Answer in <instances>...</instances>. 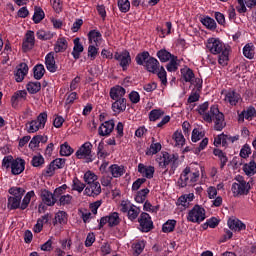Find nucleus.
Here are the masks:
<instances>
[{"label": "nucleus", "mask_w": 256, "mask_h": 256, "mask_svg": "<svg viewBox=\"0 0 256 256\" xmlns=\"http://www.w3.org/2000/svg\"><path fill=\"white\" fill-rule=\"evenodd\" d=\"M125 93H127V91L123 86H115L110 89V98L113 99V101H117L119 99H123V97H125Z\"/></svg>", "instance_id": "obj_27"}, {"label": "nucleus", "mask_w": 256, "mask_h": 256, "mask_svg": "<svg viewBox=\"0 0 256 256\" xmlns=\"http://www.w3.org/2000/svg\"><path fill=\"white\" fill-rule=\"evenodd\" d=\"M238 6L236 7L238 13H247V7H255L256 0H237Z\"/></svg>", "instance_id": "obj_28"}, {"label": "nucleus", "mask_w": 256, "mask_h": 256, "mask_svg": "<svg viewBox=\"0 0 256 256\" xmlns=\"http://www.w3.org/2000/svg\"><path fill=\"white\" fill-rule=\"evenodd\" d=\"M67 47H69V43L65 37L58 38L56 44L54 45V51L56 53H65L67 51Z\"/></svg>", "instance_id": "obj_31"}, {"label": "nucleus", "mask_w": 256, "mask_h": 256, "mask_svg": "<svg viewBox=\"0 0 256 256\" xmlns=\"http://www.w3.org/2000/svg\"><path fill=\"white\" fill-rule=\"evenodd\" d=\"M177 61H179L177 56L170 59V62L166 65V69L169 73H175L179 69V63H177Z\"/></svg>", "instance_id": "obj_51"}, {"label": "nucleus", "mask_w": 256, "mask_h": 256, "mask_svg": "<svg viewBox=\"0 0 256 256\" xmlns=\"http://www.w3.org/2000/svg\"><path fill=\"white\" fill-rule=\"evenodd\" d=\"M127 109V99L120 98L112 103V111L114 113H123Z\"/></svg>", "instance_id": "obj_29"}, {"label": "nucleus", "mask_w": 256, "mask_h": 256, "mask_svg": "<svg viewBox=\"0 0 256 256\" xmlns=\"http://www.w3.org/2000/svg\"><path fill=\"white\" fill-rule=\"evenodd\" d=\"M140 214H141V208L133 205L127 212V217L129 221H132V223H135V221H137V219L139 218Z\"/></svg>", "instance_id": "obj_36"}, {"label": "nucleus", "mask_w": 256, "mask_h": 256, "mask_svg": "<svg viewBox=\"0 0 256 256\" xmlns=\"http://www.w3.org/2000/svg\"><path fill=\"white\" fill-rule=\"evenodd\" d=\"M150 57L151 54L148 51L140 52L135 57L136 64L144 67L147 64V60H149Z\"/></svg>", "instance_id": "obj_33"}, {"label": "nucleus", "mask_w": 256, "mask_h": 256, "mask_svg": "<svg viewBox=\"0 0 256 256\" xmlns=\"http://www.w3.org/2000/svg\"><path fill=\"white\" fill-rule=\"evenodd\" d=\"M109 173H111L112 178L117 179L125 175V166L119 164H112L108 167Z\"/></svg>", "instance_id": "obj_25"}, {"label": "nucleus", "mask_w": 256, "mask_h": 256, "mask_svg": "<svg viewBox=\"0 0 256 256\" xmlns=\"http://www.w3.org/2000/svg\"><path fill=\"white\" fill-rule=\"evenodd\" d=\"M161 143L157 142V143H152L150 145V149L146 152V155H157V153H159V151H161Z\"/></svg>", "instance_id": "obj_64"}, {"label": "nucleus", "mask_w": 256, "mask_h": 256, "mask_svg": "<svg viewBox=\"0 0 256 256\" xmlns=\"http://www.w3.org/2000/svg\"><path fill=\"white\" fill-rule=\"evenodd\" d=\"M138 173H140L146 179H153L155 175V167L154 166H145V164H138Z\"/></svg>", "instance_id": "obj_21"}, {"label": "nucleus", "mask_w": 256, "mask_h": 256, "mask_svg": "<svg viewBox=\"0 0 256 256\" xmlns=\"http://www.w3.org/2000/svg\"><path fill=\"white\" fill-rule=\"evenodd\" d=\"M26 89L30 95H35L41 91V82H28Z\"/></svg>", "instance_id": "obj_39"}, {"label": "nucleus", "mask_w": 256, "mask_h": 256, "mask_svg": "<svg viewBox=\"0 0 256 256\" xmlns=\"http://www.w3.org/2000/svg\"><path fill=\"white\" fill-rule=\"evenodd\" d=\"M176 156L177 154H169L168 152H164L162 156L156 158V161L161 169H167V166L171 165Z\"/></svg>", "instance_id": "obj_12"}, {"label": "nucleus", "mask_w": 256, "mask_h": 256, "mask_svg": "<svg viewBox=\"0 0 256 256\" xmlns=\"http://www.w3.org/2000/svg\"><path fill=\"white\" fill-rule=\"evenodd\" d=\"M156 57H158L161 63H167V61H171V59L175 57V55L171 54V52L167 51L166 49H160L156 53Z\"/></svg>", "instance_id": "obj_34"}, {"label": "nucleus", "mask_w": 256, "mask_h": 256, "mask_svg": "<svg viewBox=\"0 0 256 256\" xmlns=\"http://www.w3.org/2000/svg\"><path fill=\"white\" fill-rule=\"evenodd\" d=\"M83 179L87 185H91L93 183H97L98 177L95 173L91 172V170H88L85 172Z\"/></svg>", "instance_id": "obj_53"}, {"label": "nucleus", "mask_w": 256, "mask_h": 256, "mask_svg": "<svg viewBox=\"0 0 256 256\" xmlns=\"http://www.w3.org/2000/svg\"><path fill=\"white\" fill-rule=\"evenodd\" d=\"M28 73L29 66L27 65V63H21L19 65V68L16 70V73L14 74L16 83H22Z\"/></svg>", "instance_id": "obj_23"}, {"label": "nucleus", "mask_w": 256, "mask_h": 256, "mask_svg": "<svg viewBox=\"0 0 256 256\" xmlns=\"http://www.w3.org/2000/svg\"><path fill=\"white\" fill-rule=\"evenodd\" d=\"M237 182L232 184V193L234 197H239V195H249V191H251V185L243 179V177L238 176L236 178Z\"/></svg>", "instance_id": "obj_4"}, {"label": "nucleus", "mask_w": 256, "mask_h": 256, "mask_svg": "<svg viewBox=\"0 0 256 256\" xmlns=\"http://www.w3.org/2000/svg\"><path fill=\"white\" fill-rule=\"evenodd\" d=\"M8 193L10 195H13L11 197H20V199H23V195H25V189H23L21 187H11L8 190Z\"/></svg>", "instance_id": "obj_55"}, {"label": "nucleus", "mask_w": 256, "mask_h": 256, "mask_svg": "<svg viewBox=\"0 0 256 256\" xmlns=\"http://www.w3.org/2000/svg\"><path fill=\"white\" fill-rule=\"evenodd\" d=\"M108 227H117L121 223V218H119V213L112 212L108 216Z\"/></svg>", "instance_id": "obj_41"}, {"label": "nucleus", "mask_w": 256, "mask_h": 256, "mask_svg": "<svg viewBox=\"0 0 256 256\" xmlns=\"http://www.w3.org/2000/svg\"><path fill=\"white\" fill-rule=\"evenodd\" d=\"M213 155H215V157H218V159L220 160V169H225V165H227V161H229L227 154H225L223 150L215 148L213 150Z\"/></svg>", "instance_id": "obj_32"}, {"label": "nucleus", "mask_w": 256, "mask_h": 256, "mask_svg": "<svg viewBox=\"0 0 256 256\" xmlns=\"http://www.w3.org/2000/svg\"><path fill=\"white\" fill-rule=\"evenodd\" d=\"M87 37L88 43L90 45H95L96 47H99V45H101V42L103 41V35L97 29L90 30L87 34Z\"/></svg>", "instance_id": "obj_15"}, {"label": "nucleus", "mask_w": 256, "mask_h": 256, "mask_svg": "<svg viewBox=\"0 0 256 256\" xmlns=\"http://www.w3.org/2000/svg\"><path fill=\"white\" fill-rule=\"evenodd\" d=\"M93 149V144L91 142H85L77 151L76 157L77 159H86V163H93L95 158L91 154V150Z\"/></svg>", "instance_id": "obj_6"}, {"label": "nucleus", "mask_w": 256, "mask_h": 256, "mask_svg": "<svg viewBox=\"0 0 256 256\" xmlns=\"http://www.w3.org/2000/svg\"><path fill=\"white\" fill-rule=\"evenodd\" d=\"M147 195H149V188H144L136 193L135 201L136 203H145L147 199Z\"/></svg>", "instance_id": "obj_49"}, {"label": "nucleus", "mask_w": 256, "mask_h": 256, "mask_svg": "<svg viewBox=\"0 0 256 256\" xmlns=\"http://www.w3.org/2000/svg\"><path fill=\"white\" fill-rule=\"evenodd\" d=\"M32 167L41 168L45 165V158L41 154L34 155L31 160Z\"/></svg>", "instance_id": "obj_48"}, {"label": "nucleus", "mask_w": 256, "mask_h": 256, "mask_svg": "<svg viewBox=\"0 0 256 256\" xmlns=\"http://www.w3.org/2000/svg\"><path fill=\"white\" fill-rule=\"evenodd\" d=\"M115 130V120L111 119L104 121L98 128V134L100 137H109Z\"/></svg>", "instance_id": "obj_9"}, {"label": "nucleus", "mask_w": 256, "mask_h": 256, "mask_svg": "<svg viewBox=\"0 0 256 256\" xmlns=\"http://www.w3.org/2000/svg\"><path fill=\"white\" fill-rule=\"evenodd\" d=\"M165 115V112L161 109H153L149 112V120L150 121H158L160 117H163Z\"/></svg>", "instance_id": "obj_58"}, {"label": "nucleus", "mask_w": 256, "mask_h": 256, "mask_svg": "<svg viewBox=\"0 0 256 256\" xmlns=\"http://www.w3.org/2000/svg\"><path fill=\"white\" fill-rule=\"evenodd\" d=\"M204 219H207L205 208L199 204L194 205V207L188 212L187 221H189V223H197L200 225V223H203Z\"/></svg>", "instance_id": "obj_3"}, {"label": "nucleus", "mask_w": 256, "mask_h": 256, "mask_svg": "<svg viewBox=\"0 0 256 256\" xmlns=\"http://www.w3.org/2000/svg\"><path fill=\"white\" fill-rule=\"evenodd\" d=\"M87 185L85 183L81 182L79 178L74 177L72 181V191H77L79 193H83V191L86 189Z\"/></svg>", "instance_id": "obj_42"}, {"label": "nucleus", "mask_w": 256, "mask_h": 256, "mask_svg": "<svg viewBox=\"0 0 256 256\" xmlns=\"http://www.w3.org/2000/svg\"><path fill=\"white\" fill-rule=\"evenodd\" d=\"M45 19V12L41 7H35L34 15L32 17L33 22L37 25Z\"/></svg>", "instance_id": "obj_40"}, {"label": "nucleus", "mask_w": 256, "mask_h": 256, "mask_svg": "<svg viewBox=\"0 0 256 256\" xmlns=\"http://www.w3.org/2000/svg\"><path fill=\"white\" fill-rule=\"evenodd\" d=\"M207 49L212 53V55H221V52L228 49L219 38H209L206 44Z\"/></svg>", "instance_id": "obj_8"}, {"label": "nucleus", "mask_w": 256, "mask_h": 256, "mask_svg": "<svg viewBox=\"0 0 256 256\" xmlns=\"http://www.w3.org/2000/svg\"><path fill=\"white\" fill-rule=\"evenodd\" d=\"M74 43V47L72 50V57L73 59H75V61H77V59L81 58V53H83V51H85V47H83V44L81 43V38L77 37L73 40Z\"/></svg>", "instance_id": "obj_20"}, {"label": "nucleus", "mask_w": 256, "mask_h": 256, "mask_svg": "<svg viewBox=\"0 0 256 256\" xmlns=\"http://www.w3.org/2000/svg\"><path fill=\"white\" fill-rule=\"evenodd\" d=\"M14 161H15V158H13V156L11 155L5 156L2 160V169H11V167H13Z\"/></svg>", "instance_id": "obj_62"}, {"label": "nucleus", "mask_w": 256, "mask_h": 256, "mask_svg": "<svg viewBox=\"0 0 256 256\" xmlns=\"http://www.w3.org/2000/svg\"><path fill=\"white\" fill-rule=\"evenodd\" d=\"M227 225L229 229H231V231L239 232V231H245V229H247V225H245V223H243L239 219H229L227 222Z\"/></svg>", "instance_id": "obj_26"}, {"label": "nucleus", "mask_w": 256, "mask_h": 256, "mask_svg": "<svg viewBox=\"0 0 256 256\" xmlns=\"http://www.w3.org/2000/svg\"><path fill=\"white\" fill-rule=\"evenodd\" d=\"M8 209L14 211L15 209H21V196L19 197H8Z\"/></svg>", "instance_id": "obj_37"}, {"label": "nucleus", "mask_w": 256, "mask_h": 256, "mask_svg": "<svg viewBox=\"0 0 256 256\" xmlns=\"http://www.w3.org/2000/svg\"><path fill=\"white\" fill-rule=\"evenodd\" d=\"M40 197L44 205H47L48 207H53V205L57 203V198L55 197V194L51 193V191L47 189H42L40 191Z\"/></svg>", "instance_id": "obj_13"}, {"label": "nucleus", "mask_w": 256, "mask_h": 256, "mask_svg": "<svg viewBox=\"0 0 256 256\" xmlns=\"http://www.w3.org/2000/svg\"><path fill=\"white\" fill-rule=\"evenodd\" d=\"M115 61H118L122 71H127L129 69V65H131V53L128 50H123L122 52L114 53Z\"/></svg>", "instance_id": "obj_7"}, {"label": "nucleus", "mask_w": 256, "mask_h": 256, "mask_svg": "<svg viewBox=\"0 0 256 256\" xmlns=\"http://www.w3.org/2000/svg\"><path fill=\"white\" fill-rule=\"evenodd\" d=\"M199 180V171L192 172L191 167H186L178 180L180 187L185 188L189 183H197Z\"/></svg>", "instance_id": "obj_2"}, {"label": "nucleus", "mask_w": 256, "mask_h": 256, "mask_svg": "<svg viewBox=\"0 0 256 256\" xmlns=\"http://www.w3.org/2000/svg\"><path fill=\"white\" fill-rule=\"evenodd\" d=\"M45 65L47 71H49L50 73H56L58 67L55 63V53L50 52L45 56Z\"/></svg>", "instance_id": "obj_24"}, {"label": "nucleus", "mask_w": 256, "mask_h": 256, "mask_svg": "<svg viewBox=\"0 0 256 256\" xmlns=\"http://www.w3.org/2000/svg\"><path fill=\"white\" fill-rule=\"evenodd\" d=\"M200 22L205 26L206 29H209L210 31H215L217 29V22H215V19L209 16L201 18Z\"/></svg>", "instance_id": "obj_35"}, {"label": "nucleus", "mask_w": 256, "mask_h": 256, "mask_svg": "<svg viewBox=\"0 0 256 256\" xmlns=\"http://www.w3.org/2000/svg\"><path fill=\"white\" fill-rule=\"evenodd\" d=\"M117 5L121 13H129L131 11V2L129 0H118Z\"/></svg>", "instance_id": "obj_47"}, {"label": "nucleus", "mask_w": 256, "mask_h": 256, "mask_svg": "<svg viewBox=\"0 0 256 256\" xmlns=\"http://www.w3.org/2000/svg\"><path fill=\"white\" fill-rule=\"evenodd\" d=\"M180 73L185 83H193V79H195V73L191 68L185 66L184 68L180 69Z\"/></svg>", "instance_id": "obj_30"}, {"label": "nucleus", "mask_w": 256, "mask_h": 256, "mask_svg": "<svg viewBox=\"0 0 256 256\" xmlns=\"http://www.w3.org/2000/svg\"><path fill=\"white\" fill-rule=\"evenodd\" d=\"M35 47V32L32 30L27 31L25 35V39L22 43V51L23 53H28V51H31Z\"/></svg>", "instance_id": "obj_10"}, {"label": "nucleus", "mask_w": 256, "mask_h": 256, "mask_svg": "<svg viewBox=\"0 0 256 256\" xmlns=\"http://www.w3.org/2000/svg\"><path fill=\"white\" fill-rule=\"evenodd\" d=\"M212 119H214V130L223 131L227 123H225V115L219 111V106L214 104L210 107Z\"/></svg>", "instance_id": "obj_1"}, {"label": "nucleus", "mask_w": 256, "mask_h": 256, "mask_svg": "<svg viewBox=\"0 0 256 256\" xmlns=\"http://www.w3.org/2000/svg\"><path fill=\"white\" fill-rule=\"evenodd\" d=\"M208 109L209 102H204L198 106L197 111L199 115L203 116V119L206 121V123H213V116H211V111L207 112Z\"/></svg>", "instance_id": "obj_17"}, {"label": "nucleus", "mask_w": 256, "mask_h": 256, "mask_svg": "<svg viewBox=\"0 0 256 256\" xmlns=\"http://www.w3.org/2000/svg\"><path fill=\"white\" fill-rule=\"evenodd\" d=\"M205 137V132L199 131V128H194L192 131L191 140L193 143H197V141H201Z\"/></svg>", "instance_id": "obj_60"}, {"label": "nucleus", "mask_w": 256, "mask_h": 256, "mask_svg": "<svg viewBox=\"0 0 256 256\" xmlns=\"http://www.w3.org/2000/svg\"><path fill=\"white\" fill-rule=\"evenodd\" d=\"M143 67L148 71V73H153V75H155L157 74V70L161 67V64L157 58L151 56Z\"/></svg>", "instance_id": "obj_18"}, {"label": "nucleus", "mask_w": 256, "mask_h": 256, "mask_svg": "<svg viewBox=\"0 0 256 256\" xmlns=\"http://www.w3.org/2000/svg\"><path fill=\"white\" fill-rule=\"evenodd\" d=\"M37 39H40V41H49L53 39V33L45 30H38L36 32Z\"/></svg>", "instance_id": "obj_52"}, {"label": "nucleus", "mask_w": 256, "mask_h": 256, "mask_svg": "<svg viewBox=\"0 0 256 256\" xmlns=\"http://www.w3.org/2000/svg\"><path fill=\"white\" fill-rule=\"evenodd\" d=\"M74 150L71 148L69 143L65 142L60 146V155L61 157H71L73 155Z\"/></svg>", "instance_id": "obj_50"}, {"label": "nucleus", "mask_w": 256, "mask_h": 256, "mask_svg": "<svg viewBox=\"0 0 256 256\" xmlns=\"http://www.w3.org/2000/svg\"><path fill=\"white\" fill-rule=\"evenodd\" d=\"M224 101H226V103H229L231 107H235L237 106V103L241 101V94L237 93V91L235 90H228L225 94Z\"/></svg>", "instance_id": "obj_16"}, {"label": "nucleus", "mask_w": 256, "mask_h": 256, "mask_svg": "<svg viewBox=\"0 0 256 256\" xmlns=\"http://www.w3.org/2000/svg\"><path fill=\"white\" fill-rule=\"evenodd\" d=\"M32 197H35V191H29L26 193V195L24 196V198L22 200V203L20 204V209L22 211H25V209H27V207H29Z\"/></svg>", "instance_id": "obj_43"}, {"label": "nucleus", "mask_w": 256, "mask_h": 256, "mask_svg": "<svg viewBox=\"0 0 256 256\" xmlns=\"http://www.w3.org/2000/svg\"><path fill=\"white\" fill-rule=\"evenodd\" d=\"M84 195L87 197H99L101 195V183L94 182L92 184H88L84 190Z\"/></svg>", "instance_id": "obj_14"}, {"label": "nucleus", "mask_w": 256, "mask_h": 256, "mask_svg": "<svg viewBox=\"0 0 256 256\" xmlns=\"http://www.w3.org/2000/svg\"><path fill=\"white\" fill-rule=\"evenodd\" d=\"M35 121L38 123L40 129H45V125L47 123V112L40 113Z\"/></svg>", "instance_id": "obj_63"}, {"label": "nucleus", "mask_w": 256, "mask_h": 256, "mask_svg": "<svg viewBox=\"0 0 256 256\" xmlns=\"http://www.w3.org/2000/svg\"><path fill=\"white\" fill-rule=\"evenodd\" d=\"M219 65H222V67H226L229 63V48H224V51H222L218 58Z\"/></svg>", "instance_id": "obj_46"}, {"label": "nucleus", "mask_w": 256, "mask_h": 256, "mask_svg": "<svg viewBox=\"0 0 256 256\" xmlns=\"http://www.w3.org/2000/svg\"><path fill=\"white\" fill-rule=\"evenodd\" d=\"M25 171V160L22 158L14 159L11 167L12 175H21Z\"/></svg>", "instance_id": "obj_19"}, {"label": "nucleus", "mask_w": 256, "mask_h": 256, "mask_svg": "<svg viewBox=\"0 0 256 256\" xmlns=\"http://www.w3.org/2000/svg\"><path fill=\"white\" fill-rule=\"evenodd\" d=\"M177 225V220H168L162 225L163 233H173L175 231V226Z\"/></svg>", "instance_id": "obj_44"}, {"label": "nucleus", "mask_w": 256, "mask_h": 256, "mask_svg": "<svg viewBox=\"0 0 256 256\" xmlns=\"http://www.w3.org/2000/svg\"><path fill=\"white\" fill-rule=\"evenodd\" d=\"M238 113V123H245L246 121H253V117H255V106H248L242 112Z\"/></svg>", "instance_id": "obj_11"}, {"label": "nucleus", "mask_w": 256, "mask_h": 256, "mask_svg": "<svg viewBox=\"0 0 256 256\" xmlns=\"http://www.w3.org/2000/svg\"><path fill=\"white\" fill-rule=\"evenodd\" d=\"M173 139L176 143V147H183L185 145V137L183 136V133L176 131L173 134Z\"/></svg>", "instance_id": "obj_56"}, {"label": "nucleus", "mask_w": 256, "mask_h": 256, "mask_svg": "<svg viewBox=\"0 0 256 256\" xmlns=\"http://www.w3.org/2000/svg\"><path fill=\"white\" fill-rule=\"evenodd\" d=\"M26 129L29 133H37L41 129L36 120H32L26 124Z\"/></svg>", "instance_id": "obj_61"}, {"label": "nucleus", "mask_w": 256, "mask_h": 256, "mask_svg": "<svg viewBox=\"0 0 256 256\" xmlns=\"http://www.w3.org/2000/svg\"><path fill=\"white\" fill-rule=\"evenodd\" d=\"M156 75L160 79L162 85L167 86V71H165V67L160 66Z\"/></svg>", "instance_id": "obj_59"}, {"label": "nucleus", "mask_w": 256, "mask_h": 256, "mask_svg": "<svg viewBox=\"0 0 256 256\" xmlns=\"http://www.w3.org/2000/svg\"><path fill=\"white\" fill-rule=\"evenodd\" d=\"M139 230L141 233H149L153 231L155 226L153 225V220L151 219V215L146 212H142L138 217Z\"/></svg>", "instance_id": "obj_5"}, {"label": "nucleus", "mask_w": 256, "mask_h": 256, "mask_svg": "<svg viewBox=\"0 0 256 256\" xmlns=\"http://www.w3.org/2000/svg\"><path fill=\"white\" fill-rule=\"evenodd\" d=\"M243 171H244V173H246L249 176L255 175V173H256L255 161H251V162H249V164H245L243 167Z\"/></svg>", "instance_id": "obj_57"}, {"label": "nucleus", "mask_w": 256, "mask_h": 256, "mask_svg": "<svg viewBox=\"0 0 256 256\" xmlns=\"http://www.w3.org/2000/svg\"><path fill=\"white\" fill-rule=\"evenodd\" d=\"M23 101H27V91L26 90H18L11 97V103H12V107H14V109H15V107H17V105H19V103H21Z\"/></svg>", "instance_id": "obj_22"}, {"label": "nucleus", "mask_w": 256, "mask_h": 256, "mask_svg": "<svg viewBox=\"0 0 256 256\" xmlns=\"http://www.w3.org/2000/svg\"><path fill=\"white\" fill-rule=\"evenodd\" d=\"M97 156L98 159H106V157H109V153L105 151V142L100 141L97 147Z\"/></svg>", "instance_id": "obj_54"}, {"label": "nucleus", "mask_w": 256, "mask_h": 256, "mask_svg": "<svg viewBox=\"0 0 256 256\" xmlns=\"http://www.w3.org/2000/svg\"><path fill=\"white\" fill-rule=\"evenodd\" d=\"M243 55L246 59H254L255 57V46L253 44H246L243 47Z\"/></svg>", "instance_id": "obj_45"}, {"label": "nucleus", "mask_w": 256, "mask_h": 256, "mask_svg": "<svg viewBox=\"0 0 256 256\" xmlns=\"http://www.w3.org/2000/svg\"><path fill=\"white\" fill-rule=\"evenodd\" d=\"M45 75V66L43 64H37L33 68V77L37 81L43 79Z\"/></svg>", "instance_id": "obj_38"}]
</instances>
